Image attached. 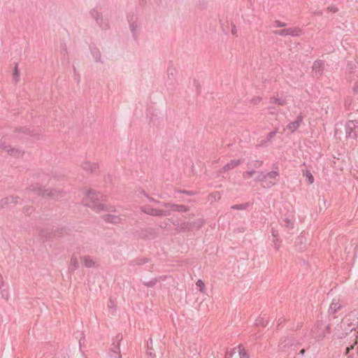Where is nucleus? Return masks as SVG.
<instances>
[{
    "instance_id": "nucleus-1",
    "label": "nucleus",
    "mask_w": 358,
    "mask_h": 358,
    "mask_svg": "<svg viewBox=\"0 0 358 358\" xmlns=\"http://www.w3.org/2000/svg\"><path fill=\"white\" fill-rule=\"evenodd\" d=\"M106 200V196L99 192L89 191L86 194L85 199L83 201L84 205L96 211L106 210V205L102 203Z\"/></svg>"
},
{
    "instance_id": "nucleus-2",
    "label": "nucleus",
    "mask_w": 358,
    "mask_h": 358,
    "mask_svg": "<svg viewBox=\"0 0 358 358\" xmlns=\"http://www.w3.org/2000/svg\"><path fill=\"white\" fill-rule=\"evenodd\" d=\"M345 327V335L347 336L350 332L356 329L358 325V310H353L349 313L342 322Z\"/></svg>"
},
{
    "instance_id": "nucleus-3",
    "label": "nucleus",
    "mask_w": 358,
    "mask_h": 358,
    "mask_svg": "<svg viewBox=\"0 0 358 358\" xmlns=\"http://www.w3.org/2000/svg\"><path fill=\"white\" fill-rule=\"evenodd\" d=\"M299 340L293 336L282 338L279 343V349L282 352H287L292 348L295 349L299 345Z\"/></svg>"
},
{
    "instance_id": "nucleus-4",
    "label": "nucleus",
    "mask_w": 358,
    "mask_h": 358,
    "mask_svg": "<svg viewBox=\"0 0 358 358\" xmlns=\"http://www.w3.org/2000/svg\"><path fill=\"white\" fill-rule=\"evenodd\" d=\"M263 178V187L269 189L277 184L280 178V173L278 171L273 170L266 173H264Z\"/></svg>"
},
{
    "instance_id": "nucleus-5",
    "label": "nucleus",
    "mask_w": 358,
    "mask_h": 358,
    "mask_svg": "<svg viewBox=\"0 0 358 358\" xmlns=\"http://www.w3.org/2000/svg\"><path fill=\"white\" fill-rule=\"evenodd\" d=\"M346 138L357 139L358 138V120H349L345 123Z\"/></svg>"
},
{
    "instance_id": "nucleus-6",
    "label": "nucleus",
    "mask_w": 358,
    "mask_h": 358,
    "mask_svg": "<svg viewBox=\"0 0 358 358\" xmlns=\"http://www.w3.org/2000/svg\"><path fill=\"white\" fill-rule=\"evenodd\" d=\"M166 72L167 79L165 85L168 90H173L176 84V70L173 66H169Z\"/></svg>"
},
{
    "instance_id": "nucleus-7",
    "label": "nucleus",
    "mask_w": 358,
    "mask_h": 358,
    "mask_svg": "<svg viewBox=\"0 0 358 358\" xmlns=\"http://www.w3.org/2000/svg\"><path fill=\"white\" fill-rule=\"evenodd\" d=\"M34 191H36L39 194L42 195L43 197H50L55 200H58L62 197V192L57 191L55 189H42L41 187H38L37 189H34Z\"/></svg>"
},
{
    "instance_id": "nucleus-8",
    "label": "nucleus",
    "mask_w": 358,
    "mask_h": 358,
    "mask_svg": "<svg viewBox=\"0 0 358 358\" xmlns=\"http://www.w3.org/2000/svg\"><path fill=\"white\" fill-rule=\"evenodd\" d=\"M128 22L129 26V29L132 34V36L134 40H137L138 36V27L140 26V22H138L137 17L135 15H131L128 17Z\"/></svg>"
},
{
    "instance_id": "nucleus-9",
    "label": "nucleus",
    "mask_w": 358,
    "mask_h": 358,
    "mask_svg": "<svg viewBox=\"0 0 358 358\" xmlns=\"http://www.w3.org/2000/svg\"><path fill=\"white\" fill-rule=\"evenodd\" d=\"M141 210L148 215L153 216H167L170 214L169 210L156 209L150 206H143L141 208Z\"/></svg>"
},
{
    "instance_id": "nucleus-10",
    "label": "nucleus",
    "mask_w": 358,
    "mask_h": 358,
    "mask_svg": "<svg viewBox=\"0 0 358 358\" xmlns=\"http://www.w3.org/2000/svg\"><path fill=\"white\" fill-rule=\"evenodd\" d=\"M300 29L297 28H287L273 31V34L278 36H298L299 35Z\"/></svg>"
},
{
    "instance_id": "nucleus-11",
    "label": "nucleus",
    "mask_w": 358,
    "mask_h": 358,
    "mask_svg": "<svg viewBox=\"0 0 358 358\" xmlns=\"http://www.w3.org/2000/svg\"><path fill=\"white\" fill-rule=\"evenodd\" d=\"M91 16L95 19L96 22L101 27V29H106L108 27V23H104L103 22L102 15L95 8H93L90 10Z\"/></svg>"
},
{
    "instance_id": "nucleus-12",
    "label": "nucleus",
    "mask_w": 358,
    "mask_h": 358,
    "mask_svg": "<svg viewBox=\"0 0 358 358\" xmlns=\"http://www.w3.org/2000/svg\"><path fill=\"white\" fill-rule=\"evenodd\" d=\"M303 117L301 114H299L295 120L289 122L287 125V128L292 132L296 131L298 128L301 126V123L303 122Z\"/></svg>"
},
{
    "instance_id": "nucleus-13",
    "label": "nucleus",
    "mask_w": 358,
    "mask_h": 358,
    "mask_svg": "<svg viewBox=\"0 0 358 358\" xmlns=\"http://www.w3.org/2000/svg\"><path fill=\"white\" fill-rule=\"evenodd\" d=\"M90 52H91V54L92 55L94 60L96 62L102 63L101 54L100 50L96 47H95L94 45H91L90 47Z\"/></svg>"
},
{
    "instance_id": "nucleus-14",
    "label": "nucleus",
    "mask_w": 358,
    "mask_h": 358,
    "mask_svg": "<svg viewBox=\"0 0 358 358\" xmlns=\"http://www.w3.org/2000/svg\"><path fill=\"white\" fill-rule=\"evenodd\" d=\"M241 164V159H232L227 164H226L222 169L224 171H227L229 170L233 169L237 166L240 165Z\"/></svg>"
},
{
    "instance_id": "nucleus-15",
    "label": "nucleus",
    "mask_w": 358,
    "mask_h": 358,
    "mask_svg": "<svg viewBox=\"0 0 358 358\" xmlns=\"http://www.w3.org/2000/svg\"><path fill=\"white\" fill-rule=\"evenodd\" d=\"M18 201H17V199L13 196H9V197H5L2 199L0 201V207L5 208L7 206V205L10 203H17Z\"/></svg>"
},
{
    "instance_id": "nucleus-16",
    "label": "nucleus",
    "mask_w": 358,
    "mask_h": 358,
    "mask_svg": "<svg viewBox=\"0 0 358 358\" xmlns=\"http://www.w3.org/2000/svg\"><path fill=\"white\" fill-rule=\"evenodd\" d=\"M103 219L105 222L108 223H118L120 221V217L111 214L103 215Z\"/></svg>"
},
{
    "instance_id": "nucleus-17",
    "label": "nucleus",
    "mask_w": 358,
    "mask_h": 358,
    "mask_svg": "<svg viewBox=\"0 0 358 358\" xmlns=\"http://www.w3.org/2000/svg\"><path fill=\"white\" fill-rule=\"evenodd\" d=\"M324 68V62L322 60H317L313 63V70L317 74H321Z\"/></svg>"
},
{
    "instance_id": "nucleus-18",
    "label": "nucleus",
    "mask_w": 358,
    "mask_h": 358,
    "mask_svg": "<svg viewBox=\"0 0 358 358\" xmlns=\"http://www.w3.org/2000/svg\"><path fill=\"white\" fill-rule=\"evenodd\" d=\"M82 168L87 171L94 172L96 170L97 165L90 162H85L82 164Z\"/></svg>"
},
{
    "instance_id": "nucleus-19",
    "label": "nucleus",
    "mask_w": 358,
    "mask_h": 358,
    "mask_svg": "<svg viewBox=\"0 0 358 358\" xmlns=\"http://www.w3.org/2000/svg\"><path fill=\"white\" fill-rule=\"evenodd\" d=\"M120 352V343H118L117 345H114L113 347L110 349V356L113 358H121Z\"/></svg>"
},
{
    "instance_id": "nucleus-20",
    "label": "nucleus",
    "mask_w": 358,
    "mask_h": 358,
    "mask_svg": "<svg viewBox=\"0 0 358 358\" xmlns=\"http://www.w3.org/2000/svg\"><path fill=\"white\" fill-rule=\"evenodd\" d=\"M341 308V304L336 301V299H334L329 306V314H334L337 312L338 310H339Z\"/></svg>"
},
{
    "instance_id": "nucleus-21",
    "label": "nucleus",
    "mask_w": 358,
    "mask_h": 358,
    "mask_svg": "<svg viewBox=\"0 0 358 358\" xmlns=\"http://www.w3.org/2000/svg\"><path fill=\"white\" fill-rule=\"evenodd\" d=\"M0 292L1 294V296L5 299H8L9 298V293H8V285L5 284L3 282H2L0 284Z\"/></svg>"
},
{
    "instance_id": "nucleus-22",
    "label": "nucleus",
    "mask_w": 358,
    "mask_h": 358,
    "mask_svg": "<svg viewBox=\"0 0 358 358\" xmlns=\"http://www.w3.org/2000/svg\"><path fill=\"white\" fill-rule=\"evenodd\" d=\"M269 103H275L279 106H285L287 103V101L284 97H271L269 100Z\"/></svg>"
},
{
    "instance_id": "nucleus-23",
    "label": "nucleus",
    "mask_w": 358,
    "mask_h": 358,
    "mask_svg": "<svg viewBox=\"0 0 358 358\" xmlns=\"http://www.w3.org/2000/svg\"><path fill=\"white\" fill-rule=\"evenodd\" d=\"M263 164L264 162L262 160H252L248 163V167L254 170L255 169L260 168Z\"/></svg>"
},
{
    "instance_id": "nucleus-24",
    "label": "nucleus",
    "mask_w": 358,
    "mask_h": 358,
    "mask_svg": "<svg viewBox=\"0 0 358 358\" xmlns=\"http://www.w3.org/2000/svg\"><path fill=\"white\" fill-rule=\"evenodd\" d=\"M79 267V262L78 258L73 255L71 257L70 261V269L73 271H76Z\"/></svg>"
},
{
    "instance_id": "nucleus-25",
    "label": "nucleus",
    "mask_w": 358,
    "mask_h": 358,
    "mask_svg": "<svg viewBox=\"0 0 358 358\" xmlns=\"http://www.w3.org/2000/svg\"><path fill=\"white\" fill-rule=\"evenodd\" d=\"M303 176L306 177L310 184L314 182V177L309 170H302Z\"/></svg>"
},
{
    "instance_id": "nucleus-26",
    "label": "nucleus",
    "mask_w": 358,
    "mask_h": 358,
    "mask_svg": "<svg viewBox=\"0 0 358 358\" xmlns=\"http://www.w3.org/2000/svg\"><path fill=\"white\" fill-rule=\"evenodd\" d=\"M255 177L254 178V180L257 182H261L262 185H263V183H264V173L263 171H255Z\"/></svg>"
},
{
    "instance_id": "nucleus-27",
    "label": "nucleus",
    "mask_w": 358,
    "mask_h": 358,
    "mask_svg": "<svg viewBox=\"0 0 358 358\" xmlns=\"http://www.w3.org/2000/svg\"><path fill=\"white\" fill-rule=\"evenodd\" d=\"M5 149H6V151L8 152V153H9L10 155L14 156V157H18L23 154L22 152V151L19 149H15V148L8 149V147H6Z\"/></svg>"
},
{
    "instance_id": "nucleus-28",
    "label": "nucleus",
    "mask_w": 358,
    "mask_h": 358,
    "mask_svg": "<svg viewBox=\"0 0 358 358\" xmlns=\"http://www.w3.org/2000/svg\"><path fill=\"white\" fill-rule=\"evenodd\" d=\"M250 206V203L247 202V203H244L233 205L231 206V208L233 210H242L246 209Z\"/></svg>"
},
{
    "instance_id": "nucleus-29",
    "label": "nucleus",
    "mask_w": 358,
    "mask_h": 358,
    "mask_svg": "<svg viewBox=\"0 0 358 358\" xmlns=\"http://www.w3.org/2000/svg\"><path fill=\"white\" fill-rule=\"evenodd\" d=\"M268 322L267 320L264 317H259L255 321V324L257 326L266 327L268 324Z\"/></svg>"
},
{
    "instance_id": "nucleus-30",
    "label": "nucleus",
    "mask_w": 358,
    "mask_h": 358,
    "mask_svg": "<svg viewBox=\"0 0 358 358\" xmlns=\"http://www.w3.org/2000/svg\"><path fill=\"white\" fill-rule=\"evenodd\" d=\"M84 264L86 267L91 268L94 266V262L92 259L85 257L84 259Z\"/></svg>"
},
{
    "instance_id": "nucleus-31",
    "label": "nucleus",
    "mask_w": 358,
    "mask_h": 358,
    "mask_svg": "<svg viewBox=\"0 0 358 358\" xmlns=\"http://www.w3.org/2000/svg\"><path fill=\"white\" fill-rule=\"evenodd\" d=\"M196 285L201 292H202V293L204 292L205 284L201 280H200V279L198 280L196 282Z\"/></svg>"
},
{
    "instance_id": "nucleus-32",
    "label": "nucleus",
    "mask_w": 358,
    "mask_h": 358,
    "mask_svg": "<svg viewBox=\"0 0 358 358\" xmlns=\"http://www.w3.org/2000/svg\"><path fill=\"white\" fill-rule=\"evenodd\" d=\"M255 173V171L253 169L248 170L246 171H244L243 173V176L244 178L249 179Z\"/></svg>"
},
{
    "instance_id": "nucleus-33",
    "label": "nucleus",
    "mask_w": 358,
    "mask_h": 358,
    "mask_svg": "<svg viewBox=\"0 0 358 358\" xmlns=\"http://www.w3.org/2000/svg\"><path fill=\"white\" fill-rule=\"evenodd\" d=\"M238 353L240 358H249V356L247 354V352L245 351L243 348L242 349L241 346L238 347Z\"/></svg>"
},
{
    "instance_id": "nucleus-34",
    "label": "nucleus",
    "mask_w": 358,
    "mask_h": 358,
    "mask_svg": "<svg viewBox=\"0 0 358 358\" xmlns=\"http://www.w3.org/2000/svg\"><path fill=\"white\" fill-rule=\"evenodd\" d=\"M20 73L18 71L17 64H15V66L13 68V78L17 82L19 79Z\"/></svg>"
},
{
    "instance_id": "nucleus-35",
    "label": "nucleus",
    "mask_w": 358,
    "mask_h": 358,
    "mask_svg": "<svg viewBox=\"0 0 358 358\" xmlns=\"http://www.w3.org/2000/svg\"><path fill=\"white\" fill-rule=\"evenodd\" d=\"M157 279L156 278H153L150 281H145L143 282V285L146 287H153L156 282H157Z\"/></svg>"
},
{
    "instance_id": "nucleus-36",
    "label": "nucleus",
    "mask_w": 358,
    "mask_h": 358,
    "mask_svg": "<svg viewBox=\"0 0 358 358\" xmlns=\"http://www.w3.org/2000/svg\"><path fill=\"white\" fill-rule=\"evenodd\" d=\"M147 355H148V358H155V355L153 352V349L151 347H150L148 343Z\"/></svg>"
},
{
    "instance_id": "nucleus-37",
    "label": "nucleus",
    "mask_w": 358,
    "mask_h": 358,
    "mask_svg": "<svg viewBox=\"0 0 358 358\" xmlns=\"http://www.w3.org/2000/svg\"><path fill=\"white\" fill-rule=\"evenodd\" d=\"M285 26H286V24L280 20H275L273 22V27H284Z\"/></svg>"
},
{
    "instance_id": "nucleus-38",
    "label": "nucleus",
    "mask_w": 358,
    "mask_h": 358,
    "mask_svg": "<svg viewBox=\"0 0 358 358\" xmlns=\"http://www.w3.org/2000/svg\"><path fill=\"white\" fill-rule=\"evenodd\" d=\"M148 262V258H141V259H137L134 260L135 264H137V265H142Z\"/></svg>"
},
{
    "instance_id": "nucleus-39",
    "label": "nucleus",
    "mask_w": 358,
    "mask_h": 358,
    "mask_svg": "<svg viewBox=\"0 0 358 358\" xmlns=\"http://www.w3.org/2000/svg\"><path fill=\"white\" fill-rule=\"evenodd\" d=\"M235 353H236V348H233L230 351H227L226 352L224 358H232L233 355Z\"/></svg>"
},
{
    "instance_id": "nucleus-40",
    "label": "nucleus",
    "mask_w": 358,
    "mask_h": 358,
    "mask_svg": "<svg viewBox=\"0 0 358 358\" xmlns=\"http://www.w3.org/2000/svg\"><path fill=\"white\" fill-rule=\"evenodd\" d=\"M278 133V130L272 131L269 132L266 136V140L268 141H271L272 138Z\"/></svg>"
},
{
    "instance_id": "nucleus-41",
    "label": "nucleus",
    "mask_w": 358,
    "mask_h": 358,
    "mask_svg": "<svg viewBox=\"0 0 358 358\" xmlns=\"http://www.w3.org/2000/svg\"><path fill=\"white\" fill-rule=\"evenodd\" d=\"M172 206L174 208L173 210L177 211L185 210V206L182 205H173Z\"/></svg>"
},
{
    "instance_id": "nucleus-42",
    "label": "nucleus",
    "mask_w": 358,
    "mask_h": 358,
    "mask_svg": "<svg viewBox=\"0 0 358 358\" xmlns=\"http://www.w3.org/2000/svg\"><path fill=\"white\" fill-rule=\"evenodd\" d=\"M73 70H74V76H73V79L77 82V83H79L80 81V76L76 73V69L75 67L73 66Z\"/></svg>"
},
{
    "instance_id": "nucleus-43",
    "label": "nucleus",
    "mask_w": 358,
    "mask_h": 358,
    "mask_svg": "<svg viewBox=\"0 0 358 358\" xmlns=\"http://www.w3.org/2000/svg\"><path fill=\"white\" fill-rule=\"evenodd\" d=\"M327 9L332 13H336L338 11V8L334 5L328 6Z\"/></svg>"
},
{
    "instance_id": "nucleus-44",
    "label": "nucleus",
    "mask_w": 358,
    "mask_h": 358,
    "mask_svg": "<svg viewBox=\"0 0 358 358\" xmlns=\"http://www.w3.org/2000/svg\"><path fill=\"white\" fill-rule=\"evenodd\" d=\"M262 100V98L259 96L255 97L252 99V101L254 104H258Z\"/></svg>"
},
{
    "instance_id": "nucleus-45",
    "label": "nucleus",
    "mask_w": 358,
    "mask_h": 358,
    "mask_svg": "<svg viewBox=\"0 0 358 358\" xmlns=\"http://www.w3.org/2000/svg\"><path fill=\"white\" fill-rule=\"evenodd\" d=\"M285 226L289 228L292 227V223L290 222V220H289L288 218H285Z\"/></svg>"
},
{
    "instance_id": "nucleus-46",
    "label": "nucleus",
    "mask_w": 358,
    "mask_h": 358,
    "mask_svg": "<svg viewBox=\"0 0 358 358\" xmlns=\"http://www.w3.org/2000/svg\"><path fill=\"white\" fill-rule=\"evenodd\" d=\"M108 308L110 309H115V305L114 303V301L113 300H111V299L110 300V303L108 304Z\"/></svg>"
},
{
    "instance_id": "nucleus-47",
    "label": "nucleus",
    "mask_w": 358,
    "mask_h": 358,
    "mask_svg": "<svg viewBox=\"0 0 358 358\" xmlns=\"http://www.w3.org/2000/svg\"><path fill=\"white\" fill-rule=\"evenodd\" d=\"M78 334H79V335H80V338H79V345H80V347H81V345H82V341H81V340H82V338H85V336H84V334H83V332H79Z\"/></svg>"
},
{
    "instance_id": "nucleus-48",
    "label": "nucleus",
    "mask_w": 358,
    "mask_h": 358,
    "mask_svg": "<svg viewBox=\"0 0 358 358\" xmlns=\"http://www.w3.org/2000/svg\"><path fill=\"white\" fill-rule=\"evenodd\" d=\"M178 192L186 194H188V195H192L193 194L192 192L187 191V190H180Z\"/></svg>"
},
{
    "instance_id": "nucleus-49",
    "label": "nucleus",
    "mask_w": 358,
    "mask_h": 358,
    "mask_svg": "<svg viewBox=\"0 0 358 358\" xmlns=\"http://www.w3.org/2000/svg\"><path fill=\"white\" fill-rule=\"evenodd\" d=\"M352 91L355 92V93H357L358 92V82L355 84V85L352 88Z\"/></svg>"
},
{
    "instance_id": "nucleus-50",
    "label": "nucleus",
    "mask_w": 358,
    "mask_h": 358,
    "mask_svg": "<svg viewBox=\"0 0 358 358\" xmlns=\"http://www.w3.org/2000/svg\"><path fill=\"white\" fill-rule=\"evenodd\" d=\"M236 33H237V30H236V28L235 26H233L232 29H231V34L233 35H236Z\"/></svg>"
},
{
    "instance_id": "nucleus-51",
    "label": "nucleus",
    "mask_w": 358,
    "mask_h": 358,
    "mask_svg": "<svg viewBox=\"0 0 358 358\" xmlns=\"http://www.w3.org/2000/svg\"><path fill=\"white\" fill-rule=\"evenodd\" d=\"M268 113L270 114H274L275 113V109L273 108L268 107Z\"/></svg>"
},
{
    "instance_id": "nucleus-52",
    "label": "nucleus",
    "mask_w": 358,
    "mask_h": 358,
    "mask_svg": "<svg viewBox=\"0 0 358 358\" xmlns=\"http://www.w3.org/2000/svg\"><path fill=\"white\" fill-rule=\"evenodd\" d=\"M305 352H306V350L305 349H301L299 351V355H300L301 356H303L305 355Z\"/></svg>"
},
{
    "instance_id": "nucleus-53",
    "label": "nucleus",
    "mask_w": 358,
    "mask_h": 358,
    "mask_svg": "<svg viewBox=\"0 0 358 358\" xmlns=\"http://www.w3.org/2000/svg\"><path fill=\"white\" fill-rule=\"evenodd\" d=\"M272 235L275 237L277 236V234L275 232V231L273 230V229H272Z\"/></svg>"
},
{
    "instance_id": "nucleus-54",
    "label": "nucleus",
    "mask_w": 358,
    "mask_h": 358,
    "mask_svg": "<svg viewBox=\"0 0 358 358\" xmlns=\"http://www.w3.org/2000/svg\"><path fill=\"white\" fill-rule=\"evenodd\" d=\"M117 339L118 340V341L120 342L121 340H122V336H120V335H117Z\"/></svg>"
},
{
    "instance_id": "nucleus-55",
    "label": "nucleus",
    "mask_w": 358,
    "mask_h": 358,
    "mask_svg": "<svg viewBox=\"0 0 358 358\" xmlns=\"http://www.w3.org/2000/svg\"><path fill=\"white\" fill-rule=\"evenodd\" d=\"M163 205L165 206V207H169L170 206L169 203H163Z\"/></svg>"
},
{
    "instance_id": "nucleus-56",
    "label": "nucleus",
    "mask_w": 358,
    "mask_h": 358,
    "mask_svg": "<svg viewBox=\"0 0 358 358\" xmlns=\"http://www.w3.org/2000/svg\"><path fill=\"white\" fill-rule=\"evenodd\" d=\"M346 103H350V101H345Z\"/></svg>"
},
{
    "instance_id": "nucleus-57",
    "label": "nucleus",
    "mask_w": 358,
    "mask_h": 358,
    "mask_svg": "<svg viewBox=\"0 0 358 358\" xmlns=\"http://www.w3.org/2000/svg\"><path fill=\"white\" fill-rule=\"evenodd\" d=\"M346 103H350V101H345Z\"/></svg>"
},
{
    "instance_id": "nucleus-58",
    "label": "nucleus",
    "mask_w": 358,
    "mask_h": 358,
    "mask_svg": "<svg viewBox=\"0 0 358 358\" xmlns=\"http://www.w3.org/2000/svg\"><path fill=\"white\" fill-rule=\"evenodd\" d=\"M150 201H155L154 199H149Z\"/></svg>"
},
{
    "instance_id": "nucleus-59",
    "label": "nucleus",
    "mask_w": 358,
    "mask_h": 358,
    "mask_svg": "<svg viewBox=\"0 0 358 358\" xmlns=\"http://www.w3.org/2000/svg\"><path fill=\"white\" fill-rule=\"evenodd\" d=\"M275 245H276V244L275 243ZM275 248L278 250V246L275 245Z\"/></svg>"
},
{
    "instance_id": "nucleus-60",
    "label": "nucleus",
    "mask_w": 358,
    "mask_h": 358,
    "mask_svg": "<svg viewBox=\"0 0 358 358\" xmlns=\"http://www.w3.org/2000/svg\"><path fill=\"white\" fill-rule=\"evenodd\" d=\"M357 178H358V177H357Z\"/></svg>"
}]
</instances>
